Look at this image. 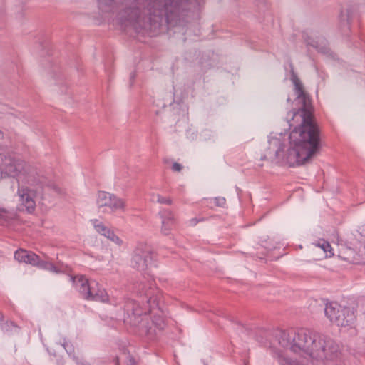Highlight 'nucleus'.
<instances>
[{"label": "nucleus", "instance_id": "1", "mask_svg": "<svg viewBox=\"0 0 365 365\" xmlns=\"http://www.w3.org/2000/svg\"><path fill=\"white\" fill-rule=\"evenodd\" d=\"M102 13H118L122 27L157 35L163 29L184 26L205 0H96Z\"/></svg>", "mask_w": 365, "mask_h": 365}, {"label": "nucleus", "instance_id": "2", "mask_svg": "<svg viewBox=\"0 0 365 365\" xmlns=\"http://www.w3.org/2000/svg\"><path fill=\"white\" fill-rule=\"evenodd\" d=\"M291 81L294 86L297 100L300 105L293 118L299 116L302 123L289 135L293 148L289 150V158L292 156L297 165H304L320 151L319 130L314 121L313 108L309 95L295 72L291 71Z\"/></svg>", "mask_w": 365, "mask_h": 365}, {"label": "nucleus", "instance_id": "3", "mask_svg": "<svg viewBox=\"0 0 365 365\" xmlns=\"http://www.w3.org/2000/svg\"><path fill=\"white\" fill-rule=\"evenodd\" d=\"M275 338L281 346L317 361H336L341 356V346L334 339L312 329L279 330Z\"/></svg>", "mask_w": 365, "mask_h": 365}, {"label": "nucleus", "instance_id": "4", "mask_svg": "<svg viewBox=\"0 0 365 365\" xmlns=\"http://www.w3.org/2000/svg\"><path fill=\"white\" fill-rule=\"evenodd\" d=\"M24 163L15 158H6L4 168L1 167V178L6 176L16 178L19 184L18 195L21 205L29 213H32L36 208V202L31 196V191L28 187L21 186L20 182L24 180Z\"/></svg>", "mask_w": 365, "mask_h": 365}, {"label": "nucleus", "instance_id": "5", "mask_svg": "<svg viewBox=\"0 0 365 365\" xmlns=\"http://www.w3.org/2000/svg\"><path fill=\"white\" fill-rule=\"evenodd\" d=\"M96 204L98 208L104 209L103 210V212H106L107 209H108L111 213L118 211L124 212L126 206L125 200L106 191L98 192Z\"/></svg>", "mask_w": 365, "mask_h": 365}, {"label": "nucleus", "instance_id": "6", "mask_svg": "<svg viewBox=\"0 0 365 365\" xmlns=\"http://www.w3.org/2000/svg\"><path fill=\"white\" fill-rule=\"evenodd\" d=\"M138 332L140 336H146L150 340H153L157 335V331H162L165 327V322L162 317L154 316L150 322L146 313L141 318L138 324Z\"/></svg>", "mask_w": 365, "mask_h": 365}, {"label": "nucleus", "instance_id": "7", "mask_svg": "<svg viewBox=\"0 0 365 365\" xmlns=\"http://www.w3.org/2000/svg\"><path fill=\"white\" fill-rule=\"evenodd\" d=\"M133 291L143 298L142 303H147L150 308L157 305L159 299L158 290L153 280L148 279L146 282L135 284Z\"/></svg>", "mask_w": 365, "mask_h": 365}, {"label": "nucleus", "instance_id": "8", "mask_svg": "<svg viewBox=\"0 0 365 365\" xmlns=\"http://www.w3.org/2000/svg\"><path fill=\"white\" fill-rule=\"evenodd\" d=\"M153 255L147 247H137L132 257V267L140 272L145 271L152 263Z\"/></svg>", "mask_w": 365, "mask_h": 365}, {"label": "nucleus", "instance_id": "9", "mask_svg": "<svg viewBox=\"0 0 365 365\" xmlns=\"http://www.w3.org/2000/svg\"><path fill=\"white\" fill-rule=\"evenodd\" d=\"M304 41L308 46H312L318 52L334 58L335 54L331 51L328 46V43L326 39L315 40L309 36H304Z\"/></svg>", "mask_w": 365, "mask_h": 365}, {"label": "nucleus", "instance_id": "10", "mask_svg": "<svg viewBox=\"0 0 365 365\" xmlns=\"http://www.w3.org/2000/svg\"><path fill=\"white\" fill-rule=\"evenodd\" d=\"M91 222L97 232L101 235L105 236L112 242L120 245L123 241L111 230L109 227L106 226L103 222L97 219L91 220Z\"/></svg>", "mask_w": 365, "mask_h": 365}, {"label": "nucleus", "instance_id": "11", "mask_svg": "<svg viewBox=\"0 0 365 365\" xmlns=\"http://www.w3.org/2000/svg\"><path fill=\"white\" fill-rule=\"evenodd\" d=\"M71 280L75 284L76 288L83 299L91 297V289H92V287H90L91 282L88 279L83 275H78L71 277Z\"/></svg>", "mask_w": 365, "mask_h": 365}, {"label": "nucleus", "instance_id": "12", "mask_svg": "<svg viewBox=\"0 0 365 365\" xmlns=\"http://www.w3.org/2000/svg\"><path fill=\"white\" fill-rule=\"evenodd\" d=\"M341 311V314L337 315L335 324L341 327L351 326L356 320L354 312L350 307L345 306Z\"/></svg>", "mask_w": 365, "mask_h": 365}, {"label": "nucleus", "instance_id": "13", "mask_svg": "<svg viewBox=\"0 0 365 365\" xmlns=\"http://www.w3.org/2000/svg\"><path fill=\"white\" fill-rule=\"evenodd\" d=\"M90 287L91 289V297L84 298L86 300H91L100 302H108V295L106 291L100 287L99 284L96 281H91Z\"/></svg>", "mask_w": 365, "mask_h": 365}, {"label": "nucleus", "instance_id": "14", "mask_svg": "<svg viewBox=\"0 0 365 365\" xmlns=\"http://www.w3.org/2000/svg\"><path fill=\"white\" fill-rule=\"evenodd\" d=\"M162 219L161 232L163 235H168L175 225L173 213L168 209H164L159 212Z\"/></svg>", "mask_w": 365, "mask_h": 365}, {"label": "nucleus", "instance_id": "15", "mask_svg": "<svg viewBox=\"0 0 365 365\" xmlns=\"http://www.w3.org/2000/svg\"><path fill=\"white\" fill-rule=\"evenodd\" d=\"M38 256L31 251L24 249H19L14 252V258L19 262L29 264L34 266L38 262Z\"/></svg>", "mask_w": 365, "mask_h": 365}, {"label": "nucleus", "instance_id": "16", "mask_svg": "<svg viewBox=\"0 0 365 365\" xmlns=\"http://www.w3.org/2000/svg\"><path fill=\"white\" fill-rule=\"evenodd\" d=\"M343 307L336 302H327L325 304L324 314L331 322L335 324L337 315L341 314Z\"/></svg>", "mask_w": 365, "mask_h": 365}, {"label": "nucleus", "instance_id": "17", "mask_svg": "<svg viewBox=\"0 0 365 365\" xmlns=\"http://www.w3.org/2000/svg\"><path fill=\"white\" fill-rule=\"evenodd\" d=\"M356 12V8L353 5H349L345 10L341 12V23L346 27L347 30L350 29V25Z\"/></svg>", "mask_w": 365, "mask_h": 365}, {"label": "nucleus", "instance_id": "18", "mask_svg": "<svg viewBox=\"0 0 365 365\" xmlns=\"http://www.w3.org/2000/svg\"><path fill=\"white\" fill-rule=\"evenodd\" d=\"M272 352L273 357L280 365H299L296 360L287 356L283 351L280 350L272 349Z\"/></svg>", "mask_w": 365, "mask_h": 365}, {"label": "nucleus", "instance_id": "19", "mask_svg": "<svg viewBox=\"0 0 365 365\" xmlns=\"http://www.w3.org/2000/svg\"><path fill=\"white\" fill-rule=\"evenodd\" d=\"M1 330L4 335L10 336L19 334L20 327L12 321H6L1 324Z\"/></svg>", "mask_w": 365, "mask_h": 365}, {"label": "nucleus", "instance_id": "20", "mask_svg": "<svg viewBox=\"0 0 365 365\" xmlns=\"http://www.w3.org/2000/svg\"><path fill=\"white\" fill-rule=\"evenodd\" d=\"M34 266H36L41 269L48 270L50 272L54 273H60L62 271L56 267L53 263L48 262L47 261L41 260L38 256V262L36 263Z\"/></svg>", "mask_w": 365, "mask_h": 365}, {"label": "nucleus", "instance_id": "21", "mask_svg": "<svg viewBox=\"0 0 365 365\" xmlns=\"http://www.w3.org/2000/svg\"><path fill=\"white\" fill-rule=\"evenodd\" d=\"M151 200L153 202H157L158 203L165 205H171L173 202L171 198L163 197L159 194H153Z\"/></svg>", "mask_w": 365, "mask_h": 365}, {"label": "nucleus", "instance_id": "22", "mask_svg": "<svg viewBox=\"0 0 365 365\" xmlns=\"http://www.w3.org/2000/svg\"><path fill=\"white\" fill-rule=\"evenodd\" d=\"M128 311H129V309L130 307H132V314L134 317L139 316L140 317L143 314V312L138 309V304H136L135 302L130 301L126 303L125 305Z\"/></svg>", "mask_w": 365, "mask_h": 365}, {"label": "nucleus", "instance_id": "23", "mask_svg": "<svg viewBox=\"0 0 365 365\" xmlns=\"http://www.w3.org/2000/svg\"><path fill=\"white\" fill-rule=\"evenodd\" d=\"M215 204L217 207H223L226 204V200L222 197H217L214 199Z\"/></svg>", "mask_w": 365, "mask_h": 365}, {"label": "nucleus", "instance_id": "24", "mask_svg": "<svg viewBox=\"0 0 365 365\" xmlns=\"http://www.w3.org/2000/svg\"><path fill=\"white\" fill-rule=\"evenodd\" d=\"M319 246L325 252H330V250H331V247L330 244L327 241H325V240H323L322 244H319Z\"/></svg>", "mask_w": 365, "mask_h": 365}, {"label": "nucleus", "instance_id": "25", "mask_svg": "<svg viewBox=\"0 0 365 365\" xmlns=\"http://www.w3.org/2000/svg\"><path fill=\"white\" fill-rule=\"evenodd\" d=\"M182 168H183V166L177 162L173 163L171 166V170L175 173L181 172Z\"/></svg>", "mask_w": 365, "mask_h": 365}, {"label": "nucleus", "instance_id": "26", "mask_svg": "<svg viewBox=\"0 0 365 365\" xmlns=\"http://www.w3.org/2000/svg\"><path fill=\"white\" fill-rule=\"evenodd\" d=\"M128 359L127 365H136L135 360L132 356L129 355Z\"/></svg>", "mask_w": 365, "mask_h": 365}, {"label": "nucleus", "instance_id": "27", "mask_svg": "<svg viewBox=\"0 0 365 365\" xmlns=\"http://www.w3.org/2000/svg\"><path fill=\"white\" fill-rule=\"evenodd\" d=\"M28 183L30 184L31 185H38V183H36L34 180H32V182H31L29 180H27ZM39 185L41 186V187L42 189L44 188V185H43V183L42 181H40L39 182Z\"/></svg>", "mask_w": 365, "mask_h": 365}, {"label": "nucleus", "instance_id": "28", "mask_svg": "<svg viewBox=\"0 0 365 365\" xmlns=\"http://www.w3.org/2000/svg\"><path fill=\"white\" fill-rule=\"evenodd\" d=\"M359 232L361 236L365 237V224L359 227Z\"/></svg>", "mask_w": 365, "mask_h": 365}, {"label": "nucleus", "instance_id": "29", "mask_svg": "<svg viewBox=\"0 0 365 365\" xmlns=\"http://www.w3.org/2000/svg\"><path fill=\"white\" fill-rule=\"evenodd\" d=\"M202 219H197V218H192L190 220V224L192 225H196L199 222L202 221Z\"/></svg>", "mask_w": 365, "mask_h": 365}, {"label": "nucleus", "instance_id": "30", "mask_svg": "<svg viewBox=\"0 0 365 365\" xmlns=\"http://www.w3.org/2000/svg\"><path fill=\"white\" fill-rule=\"evenodd\" d=\"M135 76H136V75H135V72H133V73H130V78L131 83H133V81L135 78Z\"/></svg>", "mask_w": 365, "mask_h": 365}, {"label": "nucleus", "instance_id": "31", "mask_svg": "<svg viewBox=\"0 0 365 365\" xmlns=\"http://www.w3.org/2000/svg\"><path fill=\"white\" fill-rule=\"evenodd\" d=\"M115 365H119V359H118V357L115 358Z\"/></svg>", "mask_w": 365, "mask_h": 365}, {"label": "nucleus", "instance_id": "32", "mask_svg": "<svg viewBox=\"0 0 365 365\" xmlns=\"http://www.w3.org/2000/svg\"><path fill=\"white\" fill-rule=\"evenodd\" d=\"M1 218H2V217H3L2 214H3V212H5V210H4V209H2V208H1Z\"/></svg>", "mask_w": 365, "mask_h": 365}]
</instances>
